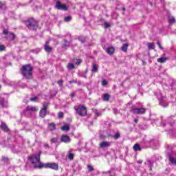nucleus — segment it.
I'll return each instance as SVG.
<instances>
[{
	"instance_id": "f257e3e1",
	"label": "nucleus",
	"mask_w": 176,
	"mask_h": 176,
	"mask_svg": "<svg viewBox=\"0 0 176 176\" xmlns=\"http://www.w3.org/2000/svg\"><path fill=\"white\" fill-rule=\"evenodd\" d=\"M20 69L23 78L25 79H32V71L34 69L31 67V65H24Z\"/></svg>"
},
{
	"instance_id": "f03ea898",
	"label": "nucleus",
	"mask_w": 176,
	"mask_h": 176,
	"mask_svg": "<svg viewBox=\"0 0 176 176\" xmlns=\"http://www.w3.org/2000/svg\"><path fill=\"white\" fill-rule=\"evenodd\" d=\"M41 155H42V152L39 151L37 155H30L28 157L32 164H34V168H39V166H41V164H43V163L41 162Z\"/></svg>"
},
{
	"instance_id": "7ed1b4c3",
	"label": "nucleus",
	"mask_w": 176,
	"mask_h": 176,
	"mask_svg": "<svg viewBox=\"0 0 176 176\" xmlns=\"http://www.w3.org/2000/svg\"><path fill=\"white\" fill-rule=\"evenodd\" d=\"M25 24L29 30L36 31L38 30V22L34 18H29L25 21Z\"/></svg>"
},
{
	"instance_id": "20e7f679",
	"label": "nucleus",
	"mask_w": 176,
	"mask_h": 176,
	"mask_svg": "<svg viewBox=\"0 0 176 176\" xmlns=\"http://www.w3.org/2000/svg\"><path fill=\"white\" fill-rule=\"evenodd\" d=\"M74 109L79 116L83 117L87 115V107L83 104L76 105L74 107Z\"/></svg>"
},
{
	"instance_id": "39448f33",
	"label": "nucleus",
	"mask_w": 176,
	"mask_h": 176,
	"mask_svg": "<svg viewBox=\"0 0 176 176\" xmlns=\"http://www.w3.org/2000/svg\"><path fill=\"white\" fill-rule=\"evenodd\" d=\"M38 167L39 168H51V170H54L55 171H57L58 170V164L56 162H49L47 164H41V165Z\"/></svg>"
},
{
	"instance_id": "423d86ee",
	"label": "nucleus",
	"mask_w": 176,
	"mask_h": 176,
	"mask_svg": "<svg viewBox=\"0 0 176 176\" xmlns=\"http://www.w3.org/2000/svg\"><path fill=\"white\" fill-rule=\"evenodd\" d=\"M49 104L50 103L48 102H43L42 103L43 108L41 109L39 111L40 118H42L43 119V118H45V116L47 115V108L49 107Z\"/></svg>"
},
{
	"instance_id": "0eeeda50",
	"label": "nucleus",
	"mask_w": 176,
	"mask_h": 176,
	"mask_svg": "<svg viewBox=\"0 0 176 176\" xmlns=\"http://www.w3.org/2000/svg\"><path fill=\"white\" fill-rule=\"evenodd\" d=\"M131 112L133 113V115H145V113H146V109L144 107L135 108L132 107L131 108Z\"/></svg>"
},
{
	"instance_id": "6e6552de",
	"label": "nucleus",
	"mask_w": 176,
	"mask_h": 176,
	"mask_svg": "<svg viewBox=\"0 0 176 176\" xmlns=\"http://www.w3.org/2000/svg\"><path fill=\"white\" fill-rule=\"evenodd\" d=\"M55 8L58 10H63L64 12H67L68 10V7L66 4H62L61 1H57L55 5Z\"/></svg>"
},
{
	"instance_id": "1a4fd4ad",
	"label": "nucleus",
	"mask_w": 176,
	"mask_h": 176,
	"mask_svg": "<svg viewBox=\"0 0 176 176\" xmlns=\"http://www.w3.org/2000/svg\"><path fill=\"white\" fill-rule=\"evenodd\" d=\"M38 111H39L38 106L28 105L25 109L23 111V112H30V115H31V113L38 112Z\"/></svg>"
},
{
	"instance_id": "9d476101",
	"label": "nucleus",
	"mask_w": 176,
	"mask_h": 176,
	"mask_svg": "<svg viewBox=\"0 0 176 176\" xmlns=\"http://www.w3.org/2000/svg\"><path fill=\"white\" fill-rule=\"evenodd\" d=\"M50 43V41H46L44 45V50L46 53H52L53 52V48L49 45Z\"/></svg>"
},
{
	"instance_id": "9b49d317",
	"label": "nucleus",
	"mask_w": 176,
	"mask_h": 176,
	"mask_svg": "<svg viewBox=\"0 0 176 176\" xmlns=\"http://www.w3.org/2000/svg\"><path fill=\"white\" fill-rule=\"evenodd\" d=\"M60 142H65V144L71 142V138H69L68 135H62L60 138Z\"/></svg>"
},
{
	"instance_id": "f8f14e48",
	"label": "nucleus",
	"mask_w": 176,
	"mask_h": 176,
	"mask_svg": "<svg viewBox=\"0 0 176 176\" xmlns=\"http://www.w3.org/2000/svg\"><path fill=\"white\" fill-rule=\"evenodd\" d=\"M106 52L107 54H110V56H112V54L115 53V47L113 46H110L107 48Z\"/></svg>"
},
{
	"instance_id": "ddd939ff",
	"label": "nucleus",
	"mask_w": 176,
	"mask_h": 176,
	"mask_svg": "<svg viewBox=\"0 0 176 176\" xmlns=\"http://www.w3.org/2000/svg\"><path fill=\"white\" fill-rule=\"evenodd\" d=\"M0 129H1L3 131H5L6 133H8V131H9V128L8 127V125L5 122H1L0 125Z\"/></svg>"
},
{
	"instance_id": "4468645a",
	"label": "nucleus",
	"mask_w": 176,
	"mask_h": 176,
	"mask_svg": "<svg viewBox=\"0 0 176 176\" xmlns=\"http://www.w3.org/2000/svg\"><path fill=\"white\" fill-rule=\"evenodd\" d=\"M100 148H107L108 146H111V143L109 142H102L101 143H100L99 144Z\"/></svg>"
},
{
	"instance_id": "2eb2a0df",
	"label": "nucleus",
	"mask_w": 176,
	"mask_h": 176,
	"mask_svg": "<svg viewBox=\"0 0 176 176\" xmlns=\"http://www.w3.org/2000/svg\"><path fill=\"white\" fill-rule=\"evenodd\" d=\"M168 57H161L157 59V63H160V64H164L167 60H168Z\"/></svg>"
},
{
	"instance_id": "dca6fc26",
	"label": "nucleus",
	"mask_w": 176,
	"mask_h": 176,
	"mask_svg": "<svg viewBox=\"0 0 176 176\" xmlns=\"http://www.w3.org/2000/svg\"><path fill=\"white\" fill-rule=\"evenodd\" d=\"M92 74L98 72V65L96 63L92 64V69H91Z\"/></svg>"
},
{
	"instance_id": "f3484780",
	"label": "nucleus",
	"mask_w": 176,
	"mask_h": 176,
	"mask_svg": "<svg viewBox=\"0 0 176 176\" xmlns=\"http://www.w3.org/2000/svg\"><path fill=\"white\" fill-rule=\"evenodd\" d=\"M48 129L50 130V131H54L56 130V124L54 122H51L48 124Z\"/></svg>"
},
{
	"instance_id": "a211bd4d",
	"label": "nucleus",
	"mask_w": 176,
	"mask_h": 176,
	"mask_svg": "<svg viewBox=\"0 0 176 176\" xmlns=\"http://www.w3.org/2000/svg\"><path fill=\"white\" fill-rule=\"evenodd\" d=\"M129 49V43H126L122 45L121 47V50L124 52V53H127V50Z\"/></svg>"
},
{
	"instance_id": "6ab92c4d",
	"label": "nucleus",
	"mask_w": 176,
	"mask_h": 176,
	"mask_svg": "<svg viewBox=\"0 0 176 176\" xmlns=\"http://www.w3.org/2000/svg\"><path fill=\"white\" fill-rule=\"evenodd\" d=\"M15 38L16 34H14V33L13 32H10L7 37V39H9L10 41H14Z\"/></svg>"
},
{
	"instance_id": "aec40b11",
	"label": "nucleus",
	"mask_w": 176,
	"mask_h": 176,
	"mask_svg": "<svg viewBox=\"0 0 176 176\" xmlns=\"http://www.w3.org/2000/svg\"><path fill=\"white\" fill-rule=\"evenodd\" d=\"M133 151H135V152H138V151H141V146L138 143H136L133 145Z\"/></svg>"
},
{
	"instance_id": "412c9836",
	"label": "nucleus",
	"mask_w": 176,
	"mask_h": 176,
	"mask_svg": "<svg viewBox=\"0 0 176 176\" xmlns=\"http://www.w3.org/2000/svg\"><path fill=\"white\" fill-rule=\"evenodd\" d=\"M169 162L171 164H175L176 166V159L173 155H169Z\"/></svg>"
},
{
	"instance_id": "4be33fe9",
	"label": "nucleus",
	"mask_w": 176,
	"mask_h": 176,
	"mask_svg": "<svg viewBox=\"0 0 176 176\" xmlns=\"http://www.w3.org/2000/svg\"><path fill=\"white\" fill-rule=\"evenodd\" d=\"M109 98H111V95L109 94H104L103 95V100L104 101H109Z\"/></svg>"
},
{
	"instance_id": "5701e85b",
	"label": "nucleus",
	"mask_w": 176,
	"mask_h": 176,
	"mask_svg": "<svg viewBox=\"0 0 176 176\" xmlns=\"http://www.w3.org/2000/svg\"><path fill=\"white\" fill-rule=\"evenodd\" d=\"M69 125L68 124H66L65 126H61L60 129L63 131H69Z\"/></svg>"
},
{
	"instance_id": "b1692460",
	"label": "nucleus",
	"mask_w": 176,
	"mask_h": 176,
	"mask_svg": "<svg viewBox=\"0 0 176 176\" xmlns=\"http://www.w3.org/2000/svg\"><path fill=\"white\" fill-rule=\"evenodd\" d=\"M147 46H148V49H150V50L155 49V44L153 43H148Z\"/></svg>"
},
{
	"instance_id": "393cba45",
	"label": "nucleus",
	"mask_w": 176,
	"mask_h": 176,
	"mask_svg": "<svg viewBox=\"0 0 176 176\" xmlns=\"http://www.w3.org/2000/svg\"><path fill=\"white\" fill-rule=\"evenodd\" d=\"M64 42L65 43H63V47H69V41L65 40Z\"/></svg>"
},
{
	"instance_id": "a878e982",
	"label": "nucleus",
	"mask_w": 176,
	"mask_h": 176,
	"mask_svg": "<svg viewBox=\"0 0 176 176\" xmlns=\"http://www.w3.org/2000/svg\"><path fill=\"white\" fill-rule=\"evenodd\" d=\"M169 23H170V24H174V23H175V18H174V16H171V17L169 19Z\"/></svg>"
},
{
	"instance_id": "bb28decb",
	"label": "nucleus",
	"mask_w": 176,
	"mask_h": 176,
	"mask_svg": "<svg viewBox=\"0 0 176 176\" xmlns=\"http://www.w3.org/2000/svg\"><path fill=\"white\" fill-rule=\"evenodd\" d=\"M67 67L69 69H74V68H75V65L74 64H72V63H69L67 66Z\"/></svg>"
},
{
	"instance_id": "cd10ccee",
	"label": "nucleus",
	"mask_w": 176,
	"mask_h": 176,
	"mask_svg": "<svg viewBox=\"0 0 176 176\" xmlns=\"http://www.w3.org/2000/svg\"><path fill=\"white\" fill-rule=\"evenodd\" d=\"M57 141H58V138H54L50 140L51 144H56V142H57Z\"/></svg>"
},
{
	"instance_id": "c85d7f7f",
	"label": "nucleus",
	"mask_w": 176,
	"mask_h": 176,
	"mask_svg": "<svg viewBox=\"0 0 176 176\" xmlns=\"http://www.w3.org/2000/svg\"><path fill=\"white\" fill-rule=\"evenodd\" d=\"M113 138H114V140H119V138H120V133H117L114 134Z\"/></svg>"
},
{
	"instance_id": "c756f323",
	"label": "nucleus",
	"mask_w": 176,
	"mask_h": 176,
	"mask_svg": "<svg viewBox=\"0 0 176 176\" xmlns=\"http://www.w3.org/2000/svg\"><path fill=\"white\" fill-rule=\"evenodd\" d=\"M67 157L68 159H69V160H72L74 157V153H69Z\"/></svg>"
},
{
	"instance_id": "7c9ffc66",
	"label": "nucleus",
	"mask_w": 176,
	"mask_h": 176,
	"mask_svg": "<svg viewBox=\"0 0 176 176\" xmlns=\"http://www.w3.org/2000/svg\"><path fill=\"white\" fill-rule=\"evenodd\" d=\"M3 35H8L9 34V30L8 29H4L2 32Z\"/></svg>"
},
{
	"instance_id": "2f4dec72",
	"label": "nucleus",
	"mask_w": 176,
	"mask_h": 176,
	"mask_svg": "<svg viewBox=\"0 0 176 176\" xmlns=\"http://www.w3.org/2000/svg\"><path fill=\"white\" fill-rule=\"evenodd\" d=\"M87 167H88L89 171H90V172L94 171V168H93V166L91 165H87Z\"/></svg>"
},
{
	"instance_id": "473e14b6",
	"label": "nucleus",
	"mask_w": 176,
	"mask_h": 176,
	"mask_svg": "<svg viewBox=\"0 0 176 176\" xmlns=\"http://www.w3.org/2000/svg\"><path fill=\"white\" fill-rule=\"evenodd\" d=\"M58 85H59V86H60L62 87L63 83H64V80H59L58 82H57Z\"/></svg>"
},
{
	"instance_id": "72a5a7b5",
	"label": "nucleus",
	"mask_w": 176,
	"mask_h": 176,
	"mask_svg": "<svg viewBox=\"0 0 176 176\" xmlns=\"http://www.w3.org/2000/svg\"><path fill=\"white\" fill-rule=\"evenodd\" d=\"M6 49V47H5V45H0V52H3V50H5Z\"/></svg>"
},
{
	"instance_id": "f704fd0d",
	"label": "nucleus",
	"mask_w": 176,
	"mask_h": 176,
	"mask_svg": "<svg viewBox=\"0 0 176 176\" xmlns=\"http://www.w3.org/2000/svg\"><path fill=\"white\" fill-rule=\"evenodd\" d=\"M107 85H108V82L107 81V80H103L102 81V86H107Z\"/></svg>"
},
{
	"instance_id": "c9c22d12",
	"label": "nucleus",
	"mask_w": 176,
	"mask_h": 176,
	"mask_svg": "<svg viewBox=\"0 0 176 176\" xmlns=\"http://www.w3.org/2000/svg\"><path fill=\"white\" fill-rule=\"evenodd\" d=\"M30 101H38V96H35L34 98H30Z\"/></svg>"
},
{
	"instance_id": "e433bc0d",
	"label": "nucleus",
	"mask_w": 176,
	"mask_h": 176,
	"mask_svg": "<svg viewBox=\"0 0 176 176\" xmlns=\"http://www.w3.org/2000/svg\"><path fill=\"white\" fill-rule=\"evenodd\" d=\"M2 161L3 162H9V158H8V157L3 156Z\"/></svg>"
},
{
	"instance_id": "4c0bfd02",
	"label": "nucleus",
	"mask_w": 176,
	"mask_h": 176,
	"mask_svg": "<svg viewBox=\"0 0 176 176\" xmlns=\"http://www.w3.org/2000/svg\"><path fill=\"white\" fill-rule=\"evenodd\" d=\"M65 21L68 23V21H71V16H68L65 18Z\"/></svg>"
},
{
	"instance_id": "58836bf2",
	"label": "nucleus",
	"mask_w": 176,
	"mask_h": 176,
	"mask_svg": "<svg viewBox=\"0 0 176 176\" xmlns=\"http://www.w3.org/2000/svg\"><path fill=\"white\" fill-rule=\"evenodd\" d=\"M58 118H64V113H63V112H59L58 113Z\"/></svg>"
},
{
	"instance_id": "ea45409f",
	"label": "nucleus",
	"mask_w": 176,
	"mask_h": 176,
	"mask_svg": "<svg viewBox=\"0 0 176 176\" xmlns=\"http://www.w3.org/2000/svg\"><path fill=\"white\" fill-rule=\"evenodd\" d=\"M78 41L81 43H85V42H86V38H78Z\"/></svg>"
},
{
	"instance_id": "a19ab883",
	"label": "nucleus",
	"mask_w": 176,
	"mask_h": 176,
	"mask_svg": "<svg viewBox=\"0 0 176 176\" xmlns=\"http://www.w3.org/2000/svg\"><path fill=\"white\" fill-rule=\"evenodd\" d=\"M157 45L160 47V49H161V50H163V47H162V44L160 43V42L157 41Z\"/></svg>"
},
{
	"instance_id": "79ce46f5",
	"label": "nucleus",
	"mask_w": 176,
	"mask_h": 176,
	"mask_svg": "<svg viewBox=\"0 0 176 176\" xmlns=\"http://www.w3.org/2000/svg\"><path fill=\"white\" fill-rule=\"evenodd\" d=\"M69 83L70 85H72V84H74V83H78V81L72 80V81H69Z\"/></svg>"
},
{
	"instance_id": "37998d69",
	"label": "nucleus",
	"mask_w": 176,
	"mask_h": 176,
	"mask_svg": "<svg viewBox=\"0 0 176 176\" xmlns=\"http://www.w3.org/2000/svg\"><path fill=\"white\" fill-rule=\"evenodd\" d=\"M81 63H82V60L78 59L77 62H76V64H77V65H79V64H80Z\"/></svg>"
},
{
	"instance_id": "c03bdc74",
	"label": "nucleus",
	"mask_w": 176,
	"mask_h": 176,
	"mask_svg": "<svg viewBox=\"0 0 176 176\" xmlns=\"http://www.w3.org/2000/svg\"><path fill=\"white\" fill-rule=\"evenodd\" d=\"M104 25H105L106 28H109V27H111V25L108 23H105Z\"/></svg>"
},
{
	"instance_id": "a18cd8bd",
	"label": "nucleus",
	"mask_w": 176,
	"mask_h": 176,
	"mask_svg": "<svg viewBox=\"0 0 176 176\" xmlns=\"http://www.w3.org/2000/svg\"><path fill=\"white\" fill-rule=\"evenodd\" d=\"M3 5H5L3 3H2L1 1H0V9H2V8H3Z\"/></svg>"
},
{
	"instance_id": "49530a36",
	"label": "nucleus",
	"mask_w": 176,
	"mask_h": 176,
	"mask_svg": "<svg viewBox=\"0 0 176 176\" xmlns=\"http://www.w3.org/2000/svg\"><path fill=\"white\" fill-rule=\"evenodd\" d=\"M70 96L72 97V98H74V97H75V93L72 92Z\"/></svg>"
},
{
	"instance_id": "de8ad7c7",
	"label": "nucleus",
	"mask_w": 176,
	"mask_h": 176,
	"mask_svg": "<svg viewBox=\"0 0 176 176\" xmlns=\"http://www.w3.org/2000/svg\"><path fill=\"white\" fill-rule=\"evenodd\" d=\"M138 164H142V160H139V161H138Z\"/></svg>"
},
{
	"instance_id": "09e8293b",
	"label": "nucleus",
	"mask_w": 176,
	"mask_h": 176,
	"mask_svg": "<svg viewBox=\"0 0 176 176\" xmlns=\"http://www.w3.org/2000/svg\"><path fill=\"white\" fill-rule=\"evenodd\" d=\"M134 122H135V123H138V119H135V120H134Z\"/></svg>"
},
{
	"instance_id": "8fccbe9b",
	"label": "nucleus",
	"mask_w": 176,
	"mask_h": 176,
	"mask_svg": "<svg viewBox=\"0 0 176 176\" xmlns=\"http://www.w3.org/2000/svg\"><path fill=\"white\" fill-rule=\"evenodd\" d=\"M44 146L45 148H49V144H45Z\"/></svg>"
},
{
	"instance_id": "3c124183",
	"label": "nucleus",
	"mask_w": 176,
	"mask_h": 176,
	"mask_svg": "<svg viewBox=\"0 0 176 176\" xmlns=\"http://www.w3.org/2000/svg\"><path fill=\"white\" fill-rule=\"evenodd\" d=\"M148 163H149V164H151V165L153 164V162H151V161H148Z\"/></svg>"
},
{
	"instance_id": "603ef678",
	"label": "nucleus",
	"mask_w": 176,
	"mask_h": 176,
	"mask_svg": "<svg viewBox=\"0 0 176 176\" xmlns=\"http://www.w3.org/2000/svg\"><path fill=\"white\" fill-rule=\"evenodd\" d=\"M122 10H123V12H125L126 11V8H122Z\"/></svg>"
},
{
	"instance_id": "864d4df0",
	"label": "nucleus",
	"mask_w": 176,
	"mask_h": 176,
	"mask_svg": "<svg viewBox=\"0 0 176 176\" xmlns=\"http://www.w3.org/2000/svg\"><path fill=\"white\" fill-rule=\"evenodd\" d=\"M96 116H100V114L98 113V112H96Z\"/></svg>"
},
{
	"instance_id": "5fc2aeb1",
	"label": "nucleus",
	"mask_w": 176,
	"mask_h": 176,
	"mask_svg": "<svg viewBox=\"0 0 176 176\" xmlns=\"http://www.w3.org/2000/svg\"><path fill=\"white\" fill-rule=\"evenodd\" d=\"M150 171H152V166H150Z\"/></svg>"
},
{
	"instance_id": "6e6d98bb",
	"label": "nucleus",
	"mask_w": 176,
	"mask_h": 176,
	"mask_svg": "<svg viewBox=\"0 0 176 176\" xmlns=\"http://www.w3.org/2000/svg\"><path fill=\"white\" fill-rule=\"evenodd\" d=\"M151 6H153V4L152 3H151Z\"/></svg>"
},
{
	"instance_id": "4d7b16f0",
	"label": "nucleus",
	"mask_w": 176,
	"mask_h": 176,
	"mask_svg": "<svg viewBox=\"0 0 176 176\" xmlns=\"http://www.w3.org/2000/svg\"><path fill=\"white\" fill-rule=\"evenodd\" d=\"M1 85H0V89H1Z\"/></svg>"
}]
</instances>
